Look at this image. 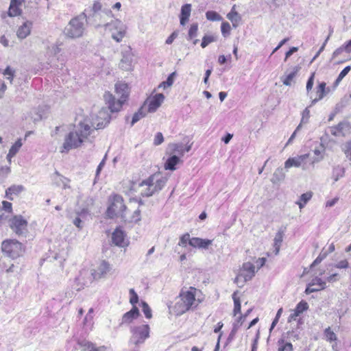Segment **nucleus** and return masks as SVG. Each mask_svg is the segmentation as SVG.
I'll return each instance as SVG.
<instances>
[{
  "label": "nucleus",
  "instance_id": "1",
  "mask_svg": "<svg viewBox=\"0 0 351 351\" xmlns=\"http://www.w3.org/2000/svg\"><path fill=\"white\" fill-rule=\"evenodd\" d=\"M110 115L108 109L102 108L97 114H91L80 121L76 130L66 136L63 148L69 151L80 147L96 130L105 128L110 122Z\"/></svg>",
  "mask_w": 351,
  "mask_h": 351
},
{
  "label": "nucleus",
  "instance_id": "2",
  "mask_svg": "<svg viewBox=\"0 0 351 351\" xmlns=\"http://www.w3.org/2000/svg\"><path fill=\"white\" fill-rule=\"evenodd\" d=\"M198 291L197 289L192 287L186 291L182 290L171 311L176 315H181L190 310L195 308L201 302L199 299H196Z\"/></svg>",
  "mask_w": 351,
  "mask_h": 351
},
{
  "label": "nucleus",
  "instance_id": "3",
  "mask_svg": "<svg viewBox=\"0 0 351 351\" xmlns=\"http://www.w3.org/2000/svg\"><path fill=\"white\" fill-rule=\"evenodd\" d=\"M115 93L119 97L118 99L109 92L106 93L104 95L105 101L111 112L120 111L123 104L127 101L129 96L128 85L122 82H117L115 84Z\"/></svg>",
  "mask_w": 351,
  "mask_h": 351
},
{
  "label": "nucleus",
  "instance_id": "4",
  "mask_svg": "<svg viewBox=\"0 0 351 351\" xmlns=\"http://www.w3.org/2000/svg\"><path fill=\"white\" fill-rule=\"evenodd\" d=\"M167 181L160 173L152 174L138 184L139 192L143 197H151L161 191Z\"/></svg>",
  "mask_w": 351,
  "mask_h": 351
},
{
  "label": "nucleus",
  "instance_id": "5",
  "mask_svg": "<svg viewBox=\"0 0 351 351\" xmlns=\"http://www.w3.org/2000/svg\"><path fill=\"white\" fill-rule=\"evenodd\" d=\"M96 26L104 27V30L109 32L111 38L117 43L121 42L126 36L127 26L119 19H112L110 23H97Z\"/></svg>",
  "mask_w": 351,
  "mask_h": 351
},
{
  "label": "nucleus",
  "instance_id": "6",
  "mask_svg": "<svg viewBox=\"0 0 351 351\" xmlns=\"http://www.w3.org/2000/svg\"><path fill=\"white\" fill-rule=\"evenodd\" d=\"M86 21V15L84 12L74 17L65 27V35L72 38L81 37L85 30Z\"/></svg>",
  "mask_w": 351,
  "mask_h": 351
},
{
  "label": "nucleus",
  "instance_id": "7",
  "mask_svg": "<svg viewBox=\"0 0 351 351\" xmlns=\"http://www.w3.org/2000/svg\"><path fill=\"white\" fill-rule=\"evenodd\" d=\"M130 332V344L138 348L149 337L150 328L148 324L134 326L131 327Z\"/></svg>",
  "mask_w": 351,
  "mask_h": 351
},
{
  "label": "nucleus",
  "instance_id": "8",
  "mask_svg": "<svg viewBox=\"0 0 351 351\" xmlns=\"http://www.w3.org/2000/svg\"><path fill=\"white\" fill-rule=\"evenodd\" d=\"M126 206L123 204V197L119 195H114L110 199V204L107 209V215L110 218L121 217L126 220Z\"/></svg>",
  "mask_w": 351,
  "mask_h": 351
},
{
  "label": "nucleus",
  "instance_id": "9",
  "mask_svg": "<svg viewBox=\"0 0 351 351\" xmlns=\"http://www.w3.org/2000/svg\"><path fill=\"white\" fill-rule=\"evenodd\" d=\"M1 250L3 254L12 259L22 256L25 252L23 245L15 239L3 241Z\"/></svg>",
  "mask_w": 351,
  "mask_h": 351
},
{
  "label": "nucleus",
  "instance_id": "10",
  "mask_svg": "<svg viewBox=\"0 0 351 351\" xmlns=\"http://www.w3.org/2000/svg\"><path fill=\"white\" fill-rule=\"evenodd\" d=\"M255 272L254 264L250 262L244 263L239 275L234 279V282L239 287H242L247 281L250 280L254 276Z\"/></svg>",
  "mask_w": 351,
  "mask_h": 351
},
{
  "label": "nucleus",
  "instance_id": "11",
  "mask_svg": "<svg viewBox=\"0 0 351 351\" xmlns=\"http://www.w3.org/2000/svg\"><path fill=\"white\" fill-rule=\"evenodd\" d=\"M327 132L336 137H344L351 132V125L348 121H343L335 126L328 128Z\"/></svg>",
  "mask_w": 351,
  "mask_h": 351
},
{
  "label": "nucleus",
  "instance_id": "12",
  "mask_svg": "<svg viewBox=\"0 0 351 351\" xmlns=\"http://www.w3.org/2000/svg\"><path fill=\"white\" fill-rule=\"evenodd\" d=\"M11 229L19 236H26L27 222L21 216H15L10 220Z\"/></svg>",
  "mask_w": 351,
  "mask_h": 351
},
{
  "label": "nucleus",
  "instance_id": "13",
  "mask_svg": "<svg viewBox=\"0 0 351 351\" xmlns=\"http://www.w3.org/2000/svg\"><path fill=\"white\" fill-rule=\"evenodd\" d=\"M309 157V154L298 156L288 158L285 162V168L289 169L291 167H300L302 169H306V160Z\"/></svg>",
  "mask_w": 351,
  "mask_h": 351
},
{
  "label": "nucleus",
  "instance_id": "14",
  "mask_svg": "<svg viewBox=\"0 0 351 351\" xmlns=\"http://www.w3.org/2000/svg\"><path fill=\"white\" fill-rule=\"evenodd\" d=\"M164 99V95L158 93L147 99L143 106H145L149 112H154L161 106Z\"/></svg>",
  "mask_w": 351,
  "mask_h": 351
},
{
  "label": "nucleus",
  "instance_id": "15",
  "mask_svg": "<svg viewBox=\"0 0 351 351\" xmlns=\"http://www.w3.org/2000/svg\"><path fill=\"white\" fill-rule=\"evenodd\" d=\"M192 144H184L183 143H170L168 145V151L171 154L177 155L179 158L183 156L185 152H189Z\"/></svg>",
  "mask_w": 351,
  "mask_h": 351
},
{
  "label": "nucleus",
  "instance_id": "16",
  "mask_svg": "<svg viewBox=\"0 0 351 351\" xmlns=\"http://www.w3.org/2000/svg\"><path fill=\"white\" fill-rule=\"evenodd\" d=\"M125 237L124 232L120 228H116L112 234V243L117 246L124 247L128 244Z\"/></svg>",
  "mask_w": 351,
  "mask_h": 351
},
{
  "label": "nucleus",
  "instance_id": "17",
  "mask_svg": "<svg viewBox=\"0 0 351 351\" xmlns=\"http://www.w3.org/2000/svg\"><path fill=\"white\" fill-rule=\"evenodd\" d=\"M32 23L29 21H26L23 22L22 25H19L16 30L18 38L22 40L27 38L32 32Z\"/></svg>",
  "mask_w": 351,
  "mask_h": 351
},
{
  "label": "nucleus",
  "instance_id": "18",
  "mask_svg": "<svg viewBox=\"0 0 351 351\" xmlns=\"http://www.w3.org/2000/svg\"><path fill=\"white\" fill-rule=\"evenodd\" d=\"M213 240L207 239H201L199 237H193L189 241V245L193 247L206 250L212 245Z\"/></svg>",
  "mask_w": 351,
  "mask_h": 351
},
{
  "label": "nucleus",
  "instance_id": "19",
  "mask_svg": "<svg viewBox=\"0 0 351 351\" xmlns=\"http://www.w3.org/2000/svg\"><path fill=\"white\" fill-rule=\"evenodd\" d=\"M139 315V311L136 306H133L128 312L123 314L120 325L129 324L136 319Z\"/></svg>",
  "mask_w": 351,
  "mask_h": 351
},
{
  "label": "nucleus",
  "instance_id": "20",
  "mask_svg": "<svg viewBox=\"0 0 351 351\" xmlns=\"http://www.w3.org/2000/svg\"><path fill=\"white\" fill-rule=\"evenodd\" d=\"M308 308V304L306 301L302 300L297 305L293 313L289 315L288 322H291L293 320H295L296 318L300 316L303 312L306 311Z\"/></svg>",
  "mask_w": 351,
  "mask_h": 351
},
{
  "label": "nucleus",
  "instance_id": "21",
  "mask_svg": "<svg viewBox=\"0 0 351 351\" xmlns=\"http://www.w3.org/2000/svg\"><path fill=\"white\" fill-rule=\"evenodd\" d=\"M95 21L99 20L98 23H109L108 19L113 18L114 15L112 11L109 9H104L101 10L99 13L93 14Z\"/></svg>",
  "mask_w": 351,
  "mask_h": 351
},
{
  "label": "nucleus",
  "instance_id": "22",
  "mask_svg": "<svg viewBox=\"0 0 351 351\" xmlns=\"http://www.w3.org/2000/svg\"><path fill=\"white\" fill-rule=\"evenodd\" d=\"M110 269V267L108 263L103 261L100 263L97 269L95 270L93 273H92V275L93 276L94 278H100L104 276L109 271Z\"/></svg>",
  "mask_w": 351,
  "mask_h": 351
},
{
  "label": "nucleus",
  "instance_id": "23",
  "mask_svg": "<svg viewBox=\"0 0 351 351\" xmlns=\"http://www.w3.org/2000/svg\"><path fill=\"white\" fill-rule=\"evenodd\" d=\"M191 12V5L189 3L184 4L181 8L180 15V22L181 25H185L188 21Z\"/></svg>",
  "mask_w": 351,
  "mask_h": 351
},
{
  "label": "nucleus",
  "instance_id": "24",
  "mask_svg": "<svg viewBox=\"0 0 351 351\" xmlns=\"http://www.w3.org/2000/svg\"><path fill=\"white\" fill-rule=\"evenodd\" d=\"M227 18L228 20L231 21L232 23V26L234 28H237L241 21V15L235 10V5H234L230 12L228 13Z\"/></svg>",
  "mask_w": 351,
  "mask_h": 351
},
{
  "label": "nucleus",
  "instance_id": "25",
  "mask_svg": "<svg viewBox=\"0 0 351 351\" xmlns=\"http://www.w3.org/2000/svg\"><path fill=\"white\" fill-rule=\"evenodd\" d=\"M53 181L58 186H62L63 189L70 188L69 182L70 180L60 175L58 171H56L53 176Z\"/></svg>",
  "mask_w": 351,
  "mask_h": 351
},
{
  "label": "nucleus",
  "instance_id": "26",
  "mask_svg": "<svg viewBox=\"0 0 351 351\" xmlns=\"http://www.w3.org/2000/svg\"><path fill=\"white\" fill-rule=\"evenodd\" d=\"M313 197V193L311 191H308L302 194L299 199L295 202L297 205H298L300 209H302L306 204L311 200Z\"/></svg>",
  "mask_w": 351,
  "mask_h": 351
},
{
  "label": "nucleus",
  "instance_id": "27",
  "mask_svg": "<svg viewBox=\"0 0 351 351\" xmlns=\"http://www.w3.org/2000/svg\"><path fill=\"white\" fill-rule=\"evenodd\" d=\"M179 162L180 158L177 155H172L165 163V169L173 171L176 169V166Z\"/></svg>",
  "mask_w": 351,
  "mask_h": 351
},
{
  "label": "nucleus",
  "instance_id": "28",
  "mask_svg": "<svg viewBox=\"0 0 351 351\" xmlns=\"http://www.w3.org/2000/svg\"><path fill=\"white\" fill-rule=\"evenodd\" d=\"M285 177V173L282 167H278L274 171L271 181L273 184H278L282 181Z\"/></svg>",
  "mask_w": 351,
  "mask_h": 351
},
{
  "label": "nucleus",
  "instance_id": "29",
  "mask_svg": "<svg viewBox=\"0 0 351 351\" xmlns=\"http://www.w3.org/2000/svg\"><path fill=\"white\" fill-rule=\"evenodd\" d=\"M321 149L315 148L313 151L315 156L312 158L311 164L314 165L315 163L319 162L324 158V148L322 145H320Z\"/></svg>",
  "mask_w": 351,
  "mask_h": 351
},
{
  "label": "nucleus",
  "instance_id": "30",
  "mask_svg": "<svg viewBox=\"0 0 351 351\" xmlns=\"http://www.w3.org/2000/svg\"><path fill=\"white\" fill-rule=\"evenodd\" d=\"M147 112H148L147 110L145 108V106H143L140 108V109L134 113V114L132 117L131 125H133L134 123H136L137 121H138L140 119H141L143 117H144Z\"/></svg>",
  "mask_w": 351,
  "mask_h": 351
},
{
  "label": "nucleus",
  "instance_id": "31",
  "mask_svg": "<svg viewBox=\"0 0 351 351\" xmlns=\"http://www.w3.org/2000/svg\"><path fill=\"white\" fill-rule=\"evenodd\" d=\"M283 239V234L281 232H278L276 233L275 237H274V247L275 248L274 253L276 255H277L279 253L280 247L281 245V243L282 242Z\"/></svg>",
  "mask_w": 351,
  "mask_h": 351
},
{
  "label": "nucleus",
  "instance_id": "32",
  "mask_svg": "<svg viewBox=\"0 0 351 351\" xmlns=\"http://www.w3.org/2000/svg\"><path fill=\"white\" fill-rule=\"evenodd\" d=\"M132 64V58L130 54L123 55L120 62V67L125 70H130Z\"/></svg>",
  "mask_w": 351,
  "mask_h": 351
},
{
  "label": "nucleus",
  "instance_id": "33",
  "mask_svg": "<svg viewBox=\"0 0 351 351\" xmlns=\"http://www.w3.org/2000/svg\"><path fill=\"white\" fill-rule=\"evenodd\" d=\"M23 145L21 138H19L10 147L9 150V156H15Z\"/></svg>",
  "mask_w": 351,
  "mask_h": 351
},
{
  "label": "nucleus",
  "instance_id": "34",
  "mask_svg": "<svg viewBox=\"0 0 351 351\" xmlns=\"http://www.w3.org/2000/svg\"><path fill=\"white\" fill-rule=\"evenodd\" d=\"M206 18L210 21H220L223 20L222 16L215 11L209 10L206 12Z\"/></svg>",
  "mask_w": 351,
  "mask_h": 351
},
{
  "label": "nucleus",
  "instance_id": "35",
  "mask_svg": "<svg viewBox=\"0 0 351 351\" xmlns=\"http://www.w3.org/2000/svg\"><path fill=\"white\" fill-rule=\"evenodd\" d=\"M298 71V68L297 66L294 67L293 71L285 76V77L282 80L283 84L286 86H291V82L293 79L295 77Z\"/></svg>",
  "mask_w": 351,
  "mask_h": 351
},
{
  "label": "nucleus",
  "instance_id": "36",
  "mask_svg": "<svg viewBox=\"0 0 351 351\" xmlns=\"http://www.w3.org/2000/svg\"><path fill=\"white\" fill-rule=\"evenodd\" d=\"M15 73L16 71L14 69L8 66L2 73L10 83H12Z\"/></svg>",
  "mask_w": 351,
  "mask_h": 351
},
{
  "label": "nucleus",
  "instance_id": "37",
  "mask_svg": "<svg viewBox=\"0 0 351 351\" xmlns=\"http://www.w3.org/2000/svg\"><path fill=\"white\" fill-rule=\"evenodd\" d=\"M176 75V72L171 73L167 77V80L162 82L159 85V88L162 87L164 88H166L167 87H170L172 86L174 82V78Z\"/></svg>",
  "mask_w": 351,
  "mask_h": 351
},
{
  "label": "nucleus",
  "instance_id": "38",
  "mask_svg": "<svg viewBox=\"0 0 351 351\" xmlns=\"http://www.w3.org/2000/svg\"><path fill=\"white\" fill-rule=\"evenodd\" d=\"M217 40V36L213 35H206L202 38L201 47L202 48H205L207 47L210 43L213 42H215Z\"/></svg>",
  "mask_w": 351,
  "mask_h": 351
},
{
  "label": "nucleus",
  "instance_id": "39",
  "mask_svg": "<svg viewBox=\"0 0 351 351\" xmlns=\"http://www.w3.org/2000/svg\"><path fill=\"white\" fill-rule=\"evenodd\" d=\"M324 335L326 341L330 342L335 341L337 339L336 334L331 330L330 327L325 329Z\"/></svg>",
  "mask_w": 351,
  "mask_h": 351
},
{
  "label": "nucleus",
  "instance_id": "40",
  "mask_svg": "<svg viewBox=\"0 0 351 351\" xmlns=\"http://www.w3.org/2000/svg\"><path fill=\"white\" fill-rule=\"evenodd\" d=\"M237 293L232 294V299L234 300V315L241 313V302L240 299L236 296Z\"/></svg>",
  "mask_w": 351,
  "mask_h": 351
},
{
  "label": "nucleus",
  "instance_id": "41",
  "mask_svg": "<svg viewBox=\"0 0 351 351\" xmlns=\"http://www.w3.org/2000/svg\"><path fill=\"white\" fill-rule=\"evenodd\" d=\"M198 24L197 23H193L189 30L188 39H193L197 35Z\"/></svg>",
  "mask_w": 351,
  "mask_h": 351
},
{
  "label": "nucleus",
  "instance_id": "42",
  "mask_svg": "<svg viewBox=\"0 0 351 351\" xmlns=\"http://www.w3.org/2000/svg\"><path fill=\"white\" fill-rule=\"evenodd\" d=\"M309 284H311V286L319 287V289H324L326 287V282L319 277H315V278H313Z\"/></svg>",
  "mask_w": 351,
  "mask_h": 351
},
{
  "label": "nucleus",
  "instance_id": "43",
  "mask_svg": "<svg viewBox=\"0 0 351 351\" xmlns=\"http://www.w3.org/2000/svg\"><path fill=\"white\" fill-rule=\"evenodd\" d=\"M141 306L146 318L150 319L152 316V310L147 302H141Z\"/></svg>",
  "mask_w": 351,
  "mask_h": 351
},
{
  "label": "nucleus",
  "instance_id": "44",
  "mask_svg": "<svg viewBox=\"0 0 351 351\" xmlns=\"http://www.w3.org/2000/svg\"><path fill=\"white\" fill-rule=\"evenodd\" d=\"M80 344L86 347L88 351H105L104 348H95L94 345L89 341H84Z\"/></svg>",
  "mask_w": 351,
  "mask_h": 351
},
{
  "label": "nucleus",
  "instance_id": "45",
  "mask_svg": "<svg viewBox=\"0 0 351 351\" xmlns=\"http://www.w3.org/2000/svg\"><path fill=\"white\" fill-rule=\"evenodd\" d=\"M23 190L22 186H12L6 190V195L8 196L9 194H19Z\"/></svg>",
  "mask_w": 351,
  "mask_h": 351
},
{
  "label": "nucleus",
  "instance_id": "46",
  "mask_svg": "<svg viewBox=\"0 0 351 351\" xmlns=\"http://www.w3.org/2000/svg\"><path fill=\"white\" fill-rule=\"evenodd\" d=\"M231 27L228 22H223L221 25V34L224 37L228 36L230 33Z\"/></svg>",
  "mask_w": 351,
  "mask_h": 351
},
{
  "label": "nucleus",
  "instance_id": "47",
  "mask_svg": "<svg viewBox=\"0 0 351 351\" xmlns=\"http://www.w3.org/2000/svg\"><path fill=\"white\" fill-rule=\"evenodd\" d=\"M238 329H239V325H237V324H234L232 329L227 338L226 344L231 343L232 341L234 339Z\"/></svg>",
  "mask_w": 351,
  "mask_h": 351
},
{
  "label": "nucleus",
  "instance_id": "48",
  "mask_svg": "<svg viewBox=\"0 0 351 351\" xmlns=\"http://www.w3.org/2000/svg\"><path fill=\"white\" fill-rule=\"evenodd\" d=\"M342 150L346 156L351 160V141L346 142L342 147Z\"/></svg>",
  "mask_w": 351,
  "mask_h": 351
},
{
  "label": "nucleus",
  "instance_id": "49",
  "mask_svg": "<svg viewBox=\"0 0 351 351\" xmlns=\"http://www.w3.org/2000/svg\"><path fill=\"white\" fill-rule=\"evenodd\" d=\"M20 14H21V10L19 9V7L10 4L9 10H8V15L10 16H12V17L16 16H19Z\"/></svg>",
  "mask_w": 351,
  "mask_h": 351
},
{
  "label": "nucleus",
  "instance_id": "50",
  "mask_svg": "<svg viewBox=\"0 0 351 351\" xmlns=\"http://www.w3.org/2000/svg\"><path fill=\"white\" fill-rule=\"evenodd\" d=\"M326 83L322 82L319 84L317 89V95L319 99H322L325 95Z\"/></svg>",
  "mask_w": 351,
  "mask_h": 351
},
{
  "label": "nucleus",
  "instance_id": "51",
  "mask_svg": "<svg viewBox=\"0 0 351 351\" xmlns=\"http://www.w3.org/2000/svg\"><path fill=\"white\" fill-rule=\"evenodd\" d=\"M344 169L340 167L335 168L333 170L334 180L337 182L340 178L343 177Z\"/></svg>",
  "mask_w": 351,
  "mask_h": 351
},
{
  "label": "nucleus",
  "instance_id": "52",
  "mask_svg": "<svg viewBox=\"0 0 351 351\" xmlns=\"http://www.w3.org/2000/svg\"><path fill=\"white\" fill-rule=\"evenodd\" d=\"M130 302L133 306L138 302V296L133 289H130Z\"/></svg>",
  "mask_w": 351,
  "mask_h": 351
},
{
  "label": "nucleus",
  "instance_id": "53",
  "mask_svg": "<svg viewBox=\"0 0 351 351\" xmlns=\"http://www.w3.org/2000/svg\"><path fill=\"white\" fill-rule=\"evenodd\" d=\"M190 240H191V238H190L189 234L186 233L180 237L178 245L182 247H185L187 243H189Z\"/></svg>",
  "mask_w": 351,
  "mask_h": 351
},
{
  "label": "nucleus",
  "instance_id": "54",
  "mask_svg": "<svg viewBox=\"0 0 351 351\" xmlns=\"http://www.w3.org/2000/svg\"><path fill=\"white\" fill-rule=\"evenodd\" d=\"M351 70L350 66H346L339 74L336 82L338 83L343 80V78L350 72Z\"/></svg>",
  "mask_w": 351,
  "mask_h": 351
},
{
  "label": "nucleus",
  "instance_id": "55",
  "mask_svg": "<svg viewBox=\"0 0 351 351\" xmlns=\"http://www.w3.org/2000/svg\"><path fill=\"white\" fill-rule=\"evenodd\" d=\"M278 351H293V346L291 343H283L280 345Z\"/></svg>",
  "mask_w": 351,
  "mask_h": 351
},
{
  "label": "nucleus",
  "instance_id": "56",
  "mask_svg": "<svg viewBox=\"0 0 351 351\" xmlns=\"http://www.w3.org/2000/svg\"><path fill=\"white\" fill-rule=\"evenodd\" d=\"M141 220V210L139 209H136L134 211L132 216L131 217L130 221V222H138Z\"/></svg>",
  "mask_w": 351,
  "mask_h": 351
},
{
  "label": "nucleus",
  "instance_id": "57",
  "mask_svg": "<svg viewBox=\"0 0 351 351\" xmlns=\"http://www.w3.org/2000/svg\"><path fill=\"white\" fill-rule=\"evenodd\" d=\"M164 141V137L161 132H157L155 135L154 144L155 145H159Z\"/></svg>",
  "mask_w": 351,
  "mask_h": 351
},
{
  "label": "nucleus",
  "instance_id": "58",
  "mask_svg": "<svg viewBox=\"0 0 351 351\" xmlns=\"http://www.w3.org/2000/svg\"><path fill=\"white\" fill-rule=\"evenodd\" d=\"M323 289H319V287L317 286H311V284H308L305 289V293L306 294H310L313 292H317L320 290H322Z\"/></svg>",
  "mask_w": 351,
  "mask_h": 351
},
{
  "label": "nucleus",
  "instance_id": "59",
  "mask_svg": "<svg viewBox=\"0 0 351 351\" xmlns=\"http://www.w3.org/2000/svg\"><path fill=\"white\" fill-rule=\"evenodd\" d=\"M310 117V111L308 108H306L304 111L302 112V117L301 120V124L302 123H306L308 122V120Z\"/></svg>",
  "mask_w": 351,
  "mask_h": 351
},
{
  "label": "nucleus",
  "instance_id": "60",
  "mask_svg": "<svg viewBox=\"0 0 351 351\" xmlns=\"http://www.w3.org/2000/svg\"><path fill=\"white\" fill-rule=\"evenodd\" d=\"M315 73H313L306 82V91L308 93L313 88L314 83Z\"/></svg>",
  "mask_w": 351,
  "mask_h": 351
},
{
  "label": "nucleus",
  "instance_id": "61",
  "mask_svg": "<svg viewBox=\"0 0 351 351\" xmlns=\"http://www.w3.org/2000/svg\"><path fill=\"white\" fill-rule=\"evenodd\" d=\"M93 317L92 315L87 314L84 317V324L86 326H91L93 324Z\"/></svg>",
  "mask_w": 351,
  "mask_h": 351
},
{
  "label": "nucleus",
  "instance_id": "62",
  "mask_svg": "<svg viewBox=\"0 0 351 351\" xmlns=\"http://www.w3.org/2000/svg\"><path fill=\"white\" fill-rule=\"evenodd\" d=\"M335 267L339 269H346L348 267V262L346 260L341 261L335 264Z\"/></svg>",
  "mask_w": 351,
  "mask_h": 351
},
{
  "label": "nucleus",
  "instance_id": "63",
  "mask_svg": "<svg viewBox=\"0 0 351 351\" xmlns=\"http://www.w3.org/2000/svg\"><path fill=\"white\" fill-rule=\"evenodd\" d=\"M343 51H345V48H344L343 45H342L340 47L337 48L332 53V59H335L336 57H337L339 55H340Z\"/></svg>",
  "mask_w": 351,
  "mask_h": 351
},
{
  "label": "nucleus",
  "instance_id": "64",
  "mask_svg": "<svg viewBox=\"0 0 351 351\" xmlns=\"http://www.w3.org/2000/svg\"><path fill=\"white\" fill-rule=\"evenodd\" d=\"M10 172V168L9 167H3L0 169V176H6Z\"/></svg>",
  "mask_w": 351,
  "mask_h": 351
}]
</instances>
